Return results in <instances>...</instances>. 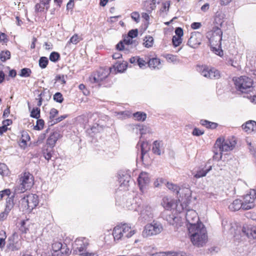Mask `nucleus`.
Here are the masks:
<instances>
[{
  "label": "nucleus",
  "mask_w": 256,
  "mask_h": 256,
  "mask_svg": "<svg viewBox=\"0 0 256 256\" xmlns=\"http://www.w3.org/2000/svg\"><path fill=\"white\" fill-rule=\"evenodd\" d=\"M127 68V62L116 63L113 67L110 68V73L116 74L118 72H123Z\"/></svg>",
  "instance_id": "nucleus-25"
},
{
  "label": "nucleus",
  "mask_w": 256,
  "mask_h": 256,
  "mask_svg": "<svg viewBox=\"0 0 256 256\" xmlns=\"http://www.w3.org/2000/svg\"><path fill=\"white\" fill-rule=\"evenodd\" d=\"M133 116L138 121L144 122L146 120L147 115L144 112H138L133 114Z\"/></svg>",
  "instance_id": "nucleus-36"
},
{
  "label": "nucleus",
  "mask_w": 256,
  "mask_h": 256,
  "mask_svg": "<svg viewBox=\"0 0 256 256\" xmlns=\"http://www.w3.org/2000/svg\"><path fill=\"white\" fill-rule=\"evenodd\" d=\"M51 0H40L39 3L36 4L35 10L36 12H44L50 8V2Z\"/></svg>",
  "instance_id": "nucleus-28"
},
{
  "label": "nucleus",
  "mask_w": 256,
  "mask_h": 256,
  "mask_svg": "<svg viewBox=\"0 0 256 256\" xmlns=\"http://www.w3.org/2000/svg\"><path fill=\"white\" fill-rule=\"evenodd\" d=\"M98 116V115L96 113L89 112L78 116L77 118V120L82 124L86 125L90 121H96Z\"/></svg>",
  "instance_id": "nucleus-20"
},
{
  "label": "nucleus",
  "mask_w": 256,
  "mask_h": 256,
  "mask_svg": "<svg viewBox=\"0 0 256 256\" xmlns=\"http://www.w3.org/2000/svg\"><path fill=\"white\" fill-rule=\"evenodd\" d=\"M52 154L53 152L52 150H48V149H46L44 152L43 155L44 158L48 160L51 158Z\"/></svg>",
  "instance_id": "nucleus-57"
},
{
  "label": "nucleus",
  "mask_w": 256,
  "mask_h": 256,
  "mask_svg": "<svg viewBox=\"0 0 256 256\" xmlns=\"http://www.w3.org/2000/svg\"><path fill=\"white\" fill-rule=\"evenodd\" d=\"M10 58V52L9 50L2 51L0 54V60L4 62Z\"/></svg>",
  "instance_id": "nucleus-41"
},
{
  "label": "nucleus",
  "mask_w": 256,
  "mask_h": 256,
  "mask_svg": "<svg viewBox=\"0 0 256 256\" xmlns=\"http://www.w3.org/2000/svg\"><path fill=\"white\" fill-rule=\"evenodd\" d=\"M148 66L151 68H160V59L157 58H152L149 60L148 62Z\"/></svg>",
  "instance_id": "nucleus-35"
},
{
  "label": "nucleus",
  "mask_w": 256,
  "mask_h": 256,
  "mask_svg": "<svg viewBox=\"0 0 256 256\" xmlns=\"http://www.w3.org/2000/svg\"><path fill=\"white\" fill-rule=\"evenodd\" d=\"M236 89L242 93H248L253 90V80L248 76H240L233 78Z\"/></svg>",
  "instance_id": "nucleus-3"
},
{
  "label": "nucleus",
  "mask_w": 256,
  "mask_h": 256,
  "mask_svg": "<svg viewBox=\"0 0 256 256\" xmlns=\"http://www.w3.org/2000/svg\"><path fill=\"white\" fill-rule=\"evenodd\" d=\"M152 152L156 155L160 156L164 152V144L161 140H156L153 143Z\"/></svg>",
  "instance_id": "nucleus-23"
},
{
  "label": "nucleus",
  "mask_w": 256,
  "mask_h": 256,
  "mask_svg": "<svg viewBox=\"0 0 256 256\" xmlns=\"http://www.w3.org/2000/svg\"><path fill=\"white\" fill-rule=\"evenodd\" d=\"M110 73V70H108L100 68L90 75L89 78L90 82L96 86H106L104 82Z\"/></svg>",
  "instance_id": "nucleus-7"
},
{
  "label": "nucleus",
  "mask_w": 256,
  "mask_h": 256,
  "mask_svg": "<svg viewBox=\"0 0 256 256\" xmlns=\"http://www.w3.org/2000/svg\"><path fill=\"white\" fill-rule=\"evenodd\" d=\"M256 200V190H250L242 196L243 210H248L254 208L255 206Z\"/></svg>",
  "instance_id": "nucleus-11"
},
{
  "label": "nucleus",
  "mask_w": 256,
  "mask_h": 256,
  "mask_svg": "<svg viewBox=\"0 0 256 256\" xmlns=\"http://www.w3.org/2000/svg\"><path fill=\"white\" fill-rule=\"evenodd\" d=\"M60 137V134L58 132H55L51 134L46 140L47 144L51 148H53Z\"/></svg>",
  "instance_id": "nucleus-33"
},
{
  "label": "nucleus",
  "mask_w": 256,
  "mask_h": 256,
  "mask_svg": "<svg viewBox=\"0 0 256 256\" xmlns=\"http://www.w3.org/2000/svg\"><path fill=\"white\" fill-rule=\"evenodd\" d=\"M235 144L234 140H230L228 139L223 140L220 138L217 139L214 145L215 148H218L220 152V154L215 153L214 158L218 160L221 159L222 157V152L232 150Z\"/></svg>",
  "instance_id": "nucleus-6"
},
{
  "label": "nucleus",
  "mask_w": 256,
  "mask_h": 256,
  "mask_svg": "<svg viewBox=\"0 0 256 256\" xmlns=\"http://www.w3.org/2000/svg\"><path fill=\"white\" fill-rule=\"evenodd\" d=\"M10 211V208L9 206H6L4 210L0 213V221H4L6 220L7 216Z\"/></svg>",
  "instance_id": "nucleus-42"
},
{
  "label": "nucleus",
  "mask_w": 256,
  "mask_h": 256,
  "mask_svg": "<svg viewBox=\"0 0 256 256\" xmlns=\"http://www.w3.org/2000/svg\"><path fill=\"white\" fill-rule=\"evenodd\" d=\"M162 204L165 209L170 210L174 208V206L176 204V201L171 198L164 197L162 198Z\"/></svg>",
  "instance_id": "nucleus-30"
},
{
  "label": "nucleus",
  "mask_w": 256,
  "mask_h": 256,
  "mask_svg": "<svg viewBox=\"0 0 256 256\" xmlns=\"http://www.w3.org/2000/svg\"><path fill=\"white\" fill-rule=\"evenodd\" d=\"M185 194H186V200H183L180 202V200L179 199L178 202H176V204L174 206V208L176 209V210L178 213L180 214L184 210H186V206L188 204V202L190 199V191L189 189L184 190Z\"/></svg>",
  "instance_id": "nucleus-14"
},
{
  "label": "nucleus",
  "mask_w": 256,
  "mask_h": 256,
  "mask_svg": "<svg viewBox=\"0 0 256 256\" xmlns=\"http://www.w3.org/2000/svg\"><path fill=\"white\" fill-rule=\"evenodd\" d=\"M172 42L174 46L175 47H176L180 45V44L182 42V38L178 37L176 36H173L172 38Z\"/></svg>",
  "instance_id": "nucleus-53"
},
{
  "label": "nucleus",
  "mask_w": 256,
  "mask_h": 256,
  "mask_svg": "<svg viewBox=\"0 0 256 256\" xmlns=\"http://www.w3.org/2000/svg\"><path fill=\"white\" fill-rule=\"evenodd\" d=\"M204 132L202 131L198 128H194L192 131V134L196 136H200L204 134Z\"/></svg>",
  "instance_id": "nucleus-63"
},
{
  "label": "nucleus",
  "mask_w": 256,
  "mask_h": 256,
  "mask_svg": "<svg viewBox=\"0 0 256 256\" xmlns=\"http://www.w3.org/2000/svg\"><path fill=\"white\" fill-rule=\"evenodd\" d=\"M44 122L42 119H38L36 121V124L34 126V130H41L44 128Z\"/></svg>",
  "instance_id": "nucleus-52"
},
{
  "label": "nucleus",
  "mask_w": 256,
  "mask_h": 256,
  "mask_svg": "<svg viewBox=\"0 0 256 256\" xmlns=\"http://www.w3.org/2000/svg\"><path fill=\"white\" fill-rule=\"evenodd\" d=\"M32 73V70L28 68H24L21 70L20 76L22 77H28Z\"/></svg>",
  "instance_id": "nucleus-48"
},
{
  "label": "nucleus",
  "mask_w": 256,
  "mask_h": 256,
  "mask_svg": "<svg viewBox=\"0 0 256 256\" xmlns=\"http://www.w3.org/2000/svg\"><path fill=\"white\" fill-rule=\"evenodd\" d=\"M141 200L138 197L128 199L124 204V208L129 210L138 212L140 208Z\"/></svg>",
  "instance_id": "nucleus-15"
},
{
  "label": "nucleus",
  "mask_w": 256,
  "mask_h": 256,
  "mask_svg": "<svg viewBox=\"0 0 256 256\" xmlns=\"http://www.w3.org/2000/svg\"><path fill=\"white\" fill-rule=\"evenodd\" d=\"M188 235L194 246H202L207 242L208 236L204 226L200 222L197 225L188 226Z\"/></svg>",
  "instance_id": "nucleus-1"
},
{
  "label": "nucleus",
  "mask_w": 256,
  "mask_h": 256,
  "mask_svg": "<svg viewBox=\"0 0 256 256\" xmlns=\"http://www.w3.org/2000/svg\"><path fill=\"white\" fill-rule=\"evenodd\" d=\"M58 110L54 108H52L50 110V112L49 118L51 120L50 122L52 124L54 122V120L56 118V117L58 114Z\"/></svg>",
  "instance_id": "nucleus-45"
},
{
  "label": "nucleus",
  "mask_w": 256,
  "mask_h": 256,
  "mask_svg": "<svg viewBox=\"0 0 256 256\" xmlns=\"http://www.w3.org/2000/svg\"><path fill=\"white\" fill-rule=\"evenodd\" d=\"M197 70L201 75L208 78L218 79L220 77V73L218 70L206 66H198Z\"/></svg>",
  "instance_id": "nucleus-12"
},
{
  "label": "nucleus",
  "mask_w": 256,
  "mask_h": 256,
  "mask_svg": "<svg viewBox=\"0 0 256 256\" xmlns=\"http://www.w3.org/2000/svg\"><path fill=\"white\" fill-rule=\"evenodd\" d=\"M138 44V42L136 40H132V38L127 36L122 42H120L116 45V49L122 50L125 49L127 50L128 48H132L136 46Z\"/></svg>",
  "instance_id": "nucleus-18"
},
{
  "label": "nucleus",
  "mask_w": 256,
  "mask_h": 256,
  "mask_svg": "<svg viewBox=\"0 0 256 256\" xmlns=\"http://www.w3.org/2000/svg\"><path fill=\"white\" fill-rule=\"evenodd\" d=\"M30 116L36 118H38L40 116V109L38 108H34L30 112Z\"/></svg>",
  "instance_id": "nucleus-51"
},
{
  "label": "nucleus",
  "mask_w": 256,
  "mask_h": 256,
  "mask_svg": "<svg viewBox=\"0 0 256 256\" xmlns=\"http://www.w3.org/2000/svg\"><path fill=\"white\" fill-rule=\"evenodd\" d=\"M136 148L140 149L141 159L143 160L144 156L150 150V147L147 141L140 140L136 145Z\"/></svg>",
  "instance_id": "nucleus-26"
},
{
  "label": "nucleus",
  "mask_w": 256,
  "mask_h": 256,
  "mask_svg": "<svg viewBox=\"0 0 256 256\" xmlns=\"http://www.w3.org/2000/svg\"><path fill=\"white\" fill-rule=\"evenodd\" d=\"M200 123L202 126H206V128L212 129L216 128L218 126L217 123L209 122L205 120H201Z\"/></svg>",
  "instance_id": "nucleus-37"
},
{
  "label": "nucleus",
  "mask_w": 256,
  "mask_h": 256,
  "mask_svg": "<svg viewBox=\"0 0 256 256\" xmlns=\"http://www.w3.org/2000/svg\"><path fill=\"white\" fill-rule=\"evenodd\" d=\"M134 130L136 134H140L141 136L146 134H150L152 132L151 128L149 126L142 124L136 125L134 128Z\"/></svg>",
  "instance_id": "nucleus-27"
},
{
  "label": "nucleus",
  "mask_w": 256,
  "mask_h": 256,
  "mask_svg": "<svg viewBox=\"0 0 256 256\" xmlns=\"http://www.w3.org/2000/svg\"><path fill=\"white\" fill-rule=\"evenodd\" d=\"M136 232V230L130 224H120L114 228L112 234L114 241L119 242L131 238Z\"/></svg>",
  "instance_id": "nucleus-2"
},
{
  "label": "nucleus",
  "mask_w": 256,
  "mask_h": 256,
  "mask_svg": "<svg viewBox=\"0 0 256 256\" xmlns=\"http://www.w3.org/2000/svg\"><path fill=\"white\" fill-rule=\"evenodd\" d=\"M162 230L163 227L162 224L154 221L145 226L142 232V236L144 238L156 236L160 233Z\"/></svg>",
  "instance_id": "nucleus-8"
},
{
  "label": "nucleus",
  "mask_w": 256,
  "mask_h": 256,
  "mask_svg": "<svg viewBox=\"0 0 256 256\" xmlns=\"http://www.w3.org/2000/svg\"><path fill=\"white\" fill-rule=\"evenodd\" d=\"M119 176L118 181L120 188L122 190H128L131 179L130 176L127 172H124Z\"/></svg>",
  "instance_id": "nucleus-21"
},
{
  "label": "nucleus",
  "mask_w": 256,
  "mask_h": 256,
  "mask_svg": "<svg viewBox=\"0 0 256 256\" xmlns=\"http://www.w3.org/2000/svg\"><path fill=\"white\" fill-rule=\"evenodd\" d=\"M228 209L232 212L238 211L240 209L243 210V203L242 200L236 198L234 200L228 205Z\"/></svg>",
  "instance_id": "nucleus-29"
},
{
  "label": "nucleus",
  "mask_w": 256,
  "mask_h": 256,
  "mask_svg": "<svg viewBox=\"0 0 256 256\" xmlns=\"http://www.w3.org/2000/svg\"><path fill=\"white\" fill-rule=\"evenodd\" d=\"M20 202L24 208L32 210L36 208L38 204V198L36 194H23Z\"/></svg>",
  "instance_id": "nucleus-10"
},
{
  "label": "nucleus",
  "mask_w": 256,
  "mask_h": 256,
  "mask_svg": "<svg viewBox=\"0 0 256 256\" xmlns=\"http://www.w3.org/2000/svg\"><path fill=\"white\" fill-rule=\"evenodd\" d=\"M30 140V136L26 132H22L21 138L19 140V146L23 149H24L27 146V142Z\"/></svg>",
  "instance_id": "nucleus-34"
},
{
  "label": "nucleus",
  "mask_w": 256,
  "mask_h": 256,
  "mask_svg": "<svg viewBox=\"0 0 256 256\" xmlns=\"http://www.w3.org/2000/svg\"><path fill=\"white\" fill-rule=\"evenodd\" d=\"M138 35V30L137 29L132 30L128 32V36L133 38L136 37Z\"/></svg>",
  "instance_id": "nucleus-58"
},
{
  "label": "nucleus",
  "mask_w": 256,
  "mask_h": 256,
  "mask_svg": "<svg viewBox=\"0 0 256 256\" xmlns=\"http://www.w3.org/2000/svg\"><path fill=\"white\" fill-rule=\"evenodd\" d=\"M203 38L202 34L198 32H194L188 39V44L192 48H197L200 44Z\"/></svg>",
  "instance_id": "nucleus-17"
},
{
  "label": "nucleus",
  "mask_w": 256,
  "mask_h": 256,
  "mask_svg": "<svg viewBox=\"0 0 256 256\" xmlns=\"http://www.w3.org/2000/svg\"><path fill=\"white\" fill-rule=\"evenodd\" d=\"M54 100L56 102L61 103L63 101L62 95L60 92H56L54 96Z\"/></svg>",
  "instance_id": "nucleus-55"
},
{
  "label": "nucleus",
  "mask_w": 256,
  "mask_h": 256,
  "mask_svg": "<svg viewBox=\"0 0 256 256\" xmlns=\"http://www.w3.org/2000/svg\"><path fill=\"white\" fill-rule=\"evenodd\" d=\"M150 181V177L147 172H142L140 174L138 178V182L140 188L142 192H143L144 187L149 184Z\"/></svg>",
  "instance_id": "nucleus-22"
},
{
  "label": "nucleus",
  "mask_w": 256,
  "mask_h": 256,
  "mask_svg": "<svg viewBox=\"0 0 256 256\" xmlns=\"http://www.w3.org/2000/svg\"><path fill=\"white\" fill-rule=\"evenodd\" d=\"M175 36L182 38L184 34L183 30L181 28H177L175 30Z\"/></svg>",
  "instance_id": "nucleus-61"
},
{
  "label": "nucleus",
  "mask_w": 256,
  "mask_h": 256,
  "mask_svg": "<svg viewBox=\"0 0 256 256\" xmlns=\"http://www.w3.org/2000/svg\"><path fill=\"white\" fill-rule=\"evenodd\" d=\"M62 244L60 242H54L52 243V248L54 252H57L62 248Z\"/></svg>",
  "instance_id": "nucleus-46"
},
{
  "label": "nucleus",
  "mask_w": 256,
  "mask_h": 256,
  "mask_svg": "<svg viewBox=\"0 0 256 256\" xmlns=\"http://www.w3.org/2000/svg\"><path fill=\"white\" fill-rule=\"evenodd\" d=\"M212 169V166H210L208 168L204 170L201 169L197 172L194 174V176L196 178H200L206 176V174L210 172Z\"/></svg>",
  "instance_id": "nucleus-38"
},
{
  "label": "nucleus",
  "mask_w": 256,
  "mask_h": 256,
  "mask_svg": "<svg viewBox=\"0 0 256 256\" xmlns=\"http://www.w3.org/2000/svg\"><path fill=\"white\" fill-rule=\"evenodd\" d=\"M144 45L145 47L149 48L152 46L154 38L150 36H146L144 40Z\"/></svg>",
  "instance_id": "nucleus-39"
},
{
  "label": "nucleus",
  "mask_w": 256,
  "mask_h": 256,
  "mask_svg": "<svg viewBox=\"0 0 256 256\" xmlns=\"http://www.w3.org/2000/svg\"><path fill=\"white\" fill-rule=\"evenodd\" d=\"M168 222L170 224L174 226L176 228L182 226V224L181 218L174 215H170L168 217Z\"/></svg>",
  "instance_id": "nucleus-31"
},
{
  "label": "nucleus",
  "mask_w": 256,
  "mask_h": 256,
  "mask_svg": "<svg viewBox=\"0 0 256 256\" xmlns=\"http://www.w3.org/2000/svg\"><path fill=\"white\" fill-rule=\"evenodd\" d=\"M67 117H68V115H66V114L61 116H60L58 118H56L54 120V122L53 123L51 124L52 125L53 124L58 123V122H61L62 120H63L65 119Z\"/></svg>",
  "instance_id": "nucleus-64"
},
{
  "label": "nucleus",
  "mask_w": 256,
  "mask_h": 256,
  "mask_svg": "<svg viewBox=\"0 0 256 256\" xmlns=\"http://www.w3.org/2000/svg\"><path fill=\"white\" fill-rule=\"evenodd\" d=\"M222 34L221 30L217 26L214 27L212 31L208 32L206 37L211 48L214 50L216 49V46L219 48L220 46Z\"/></svg>",
  "instance_id": "nucleus-5"
},
{
  "label": "nucleus",
  "mask_w": 256,
  "mask_h": 256,
  "mask_svg": "<svg viewBox=\"0 0 256 256\" xmlns=\"http://www.w3.org/2000/svg\"><path fill=\"white\" fill-rule=\"evenodd\" d=\"M242 232L248 238L256 240V226L246 224L243 226Z\"/></svg>",
  "instance_id": "nucleus-19"
},
{
  "label": "nucleus",
  "mask_w": 256,
  "mask_h": 256,
  "mask_svg": "<svg viewBox=\"0 0 256 256\" xmlns=\"http://www.w3.org/2000/svg\"><path fill=\"white\" fill-rule=\"evenodd\" d=\"M48 63V60L46 57L42 56L39 60V66L42 68H45Z\"/></svg>",
  "instance_id": "nucleus-44"
},
{
  "label": "nucleus",
  "mask_w": 256,
  "mask_h": 256,
  "mask_svg": "<svg viewBox=\"0 0 256 256\" xmlns=\"http://www.w3.org/2000/svg\"><path fill=\"white\" fill-rule=\"evenodd\" d=\"M66 76L63 74H58L56 76L55 80L60 82L61 84H64L66 82Z\"/></svg>",
  "instance_id": "nucleus-54"
},
{
  "label": "nucleus",
  "mask_w": 256,
  "mask_h": 256,
  "mask_svg": "<svg viewBox=\"0 0 256 256\" xmlns=\"http://www.w3.org/2000/svg\"><path fill=\"white\" fill-rule=\"evenodd\" d=\"M166 58L169 62H172L174 64H178L180 62V60L176 56L172 54H167L166 55Z\"/></svg>",
  "instance_id": "nucleus-40"
},
{
  "label": "nucleus",
  "mask_w": 256,
  "mask_h": 256,
  "mask_svg": "<svg viewBox=\"0 0 256 256\" xmlns=\"http://www.w3.org/2000/svg\"><path fill=\"white\" fill-rule=\"evenodd\" d=\"M137 65H138L139 67L141 68H144L147 64V62L143 58H140L139 56L138 58V60H137Z\"/></svg>",
  "instance_id": "nucleus-59"
},
{
  "label": "nucleus",
  "mask_w": 256,
  "mask_h": 256,
  "mask_svg": "<svg viewBox=\"0 0 256 256\" xmlns=\"http://www.w3.org/2000/svg\"><path fill=\"white\" fill-rule=\"evenodd\" d=\"M166 186L169 190L173 191L174 192H176V194H178L180 190L178 186L172 182H166Z\"/></svg>",
  "instance_id": "nucleus-43"
},
{
  "label": "nucleus",
  "mask_w": 256,
  "mask_h": 256,
  "mask_svg": "<svg viewBox=\"0 0 256 256\" xmlns=\"http://www.w3.org/2000/svg\"><path fill=\"white\" fill-rule=\"evenodd\" d=\"M184 215L186 222L188 223L187 226L197 225L200 222H198L199 218L196 212L193 210H187Z\"/></svg>",
  "instance_id": "nucleus-16"
},
{
  "label": "nucleus",
  "mask_w": 256,
  "mask_h": 256,
  "mask_svg": "<svg viewBox=\"0 0 256 256\" xmlns=\"http://www.w3.org/2000/svg\"><path fill=\"white\" fill-rule=\"evenodd\" d=\"M81 40L82 38L77 34H75L70 38L68 44H76Z\"/></svg>",
  "instance_id": "nucleus-49"
},
{
  "label": "nucleus",
  "mask_w": 256,
  "mask_h": 256,
  "mask_svg": "<svg viewBox=\"0 0 256 256\" xmlns=\"http://www.w3.org/2000/svg\"><path fill=\"white\" fill-rule=\"evenodd\" d=\"M49 58L50 61L56 62L60 58V55L58 52H53L50 54Z\"/></svg>",
  "instance_id": "nucleus-47"
},
{
  "label": "nucleus",
  "mask_w": 256,
  "mask_h": 256,
  "mask_svg": "<svg viewBox=\"0 0 256 256\" xmlns=\"http://www.w3.org/2000/svg\"><path fill=\"white\" fill-rule=\"evenodd\" d=\"M116 116L119 118H126L128 116V112H116Z\"/></svg>",
  "instance_id": "nucleus-60"
},
{
  "label": "nucleus",
  "mask_w": 256,
  "mask_h": 256,
  "mask_svg": "<svg viewBox=\"0 0 256 256\" xmlns=\"http://www.w3.org/2000/svg\"><path fill=\"white\" fill-rule=\"evenodd\" d=\"M10 190L8 188L5 189L0 192V200H2L5 196H9L10 194Z\"/></svg>",
  "instance_id": "nucleus-56"
},
{
  "label": "nucleus",
  "mask_w": 256,
  "mask_h": 256,
  "mask_svg": "<svg viewBox=\"0 0 256 256\" xmlns=\"http://www.w3.org/2000/svg\"><path fill=\"white\" fill-rule=\"evenodd\" d=\"M131 18L136 22H138L140 20V15L138 12H132Z\"/></svg>",
  "instance_id": "nucleus-62"
},
{
  "label": "nucleus",
  "mask_w": 256,
  "mask_h": 256,
  "mask_svg": "<svg viewBox=\"0 0 256 256\" xmlns=\"http://www.w3.org/2000/svg\"><path fill=\"white\" fill-rule=\"evenodd\" d=\"M20 182V185L16 186L14 189L16 194L23 193L30 188L34 185V178L32 174L29 172H24L21 174Z\"/></svg>",
  "instance_id": "nucleus-4"
},
{
  "label": "nucleus",
  "mask_w": 256,
  "mask_h": 256,
  "mask_svg": "<svg viewBox=\"0 0 256 256\" xmlns=\"http://www.w3.org/2000/svg\"><path fill=\"white\" fill-rule=\"evenodd\" d=\"M139 219L142 221H150L154 216V210L148 204L144 205L138 208Z\"/></svg>",
  "instance_id": "nucleus-13"
},
{
  "label": "nucleus",
  "mask_w": 256,
  "mask_h": 256,
  "mask_svg": "<svg viewBox=\"0 0 256 256\" xmlns=\"http://www.w3.org/2000/svg\"><path fill=\"white\" fill-rule=\"evenodd\" d=\"M8 172V170L7 166L3 163H0V174L1 175H7Z\"/></svg>",
  "instance_id": "nucleus-50"
},
{
  "label": "nucleus",
  "mask_w": 256,
  "mask_h": 256,
  "mask_svg": "<svg viewBox=\"0 0 256 256\" xmlns=\"http://www.w3.org/2000/svg\"><path fill=\"white\" fill-rule=\"evenodd\" d=\"M243 130L247 132L250 134L253 132L256 131V122L252 120H248L242 126Z\"/></svg>",
  "instance_id": "nucleus-24"
},
{
  "label": "nucleus",
  "mask_w": 256,
  "mask_h": 256,
  "mask_svg": "<svg viewBox=\"0 0 256 256\" xmlns=\"http://www.w3.org/2000/svg\"><path fill=\"white\" fill-rule=\"evenodd\" d=\"M151 256H192L185 252H158L152 254Z\"/></svg>",
  "instance_id": "nucleus-32"
},
{
  "label": "nucleus",
  "mask_w": 256,
  "mask_h": 256,
  "mask_svg": "<svg viewBox=\"0 0 256 256\" xmlns=\"http://www.w3.org/2000/svg\"><path fill=\"white\" fill-rule=\"evenodd\" d=\"M88 245L89 240L88 238L84 237L77 238L72 246L74 253L80 255L83 254L86 252Z\"/></svg>",
  "instance_id": "nucleus-9"
}]
</instances>
